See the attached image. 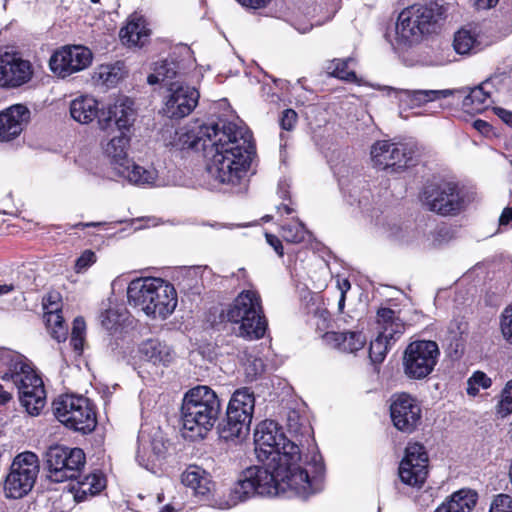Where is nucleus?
Listing matches in <instances>:
<instances>
[{"instance_id":"64","label":"nucleus","mask_w":512,"mask_h":512,"mask_svg":"<svg viewBox=\"0 0 512 512\" xmlns=\"http://www.w3.org/2000/svg\"><path fill=\"white\" fill-rule=\"evenodd\" d=\"M14 290L15 286L13 284H0V297L9 294Z\"/></svg>"},{"instance_id":"39","label":"nucleus","mask_w":512,"mask_h":512,"mask_svg":"<svg viewBox=\"0 0 512 512\" xmlns=\"http://www.w3.org/2000/svg\"><path fill=\"white\" fill-rule=\"evenodd\" d=\"M127 316V310L122 304L109 300L107 307L100 315V321L104 328L113 330L120 325Z\"/></svg>"},{"instance_id":"45","label":"nucleus","mask_w":512,"mask_h":512,"mask_svg":"<svg viewBox=\"0 0 512 512\" xmlns=\"http://www.w3.org/2000/svg\"><path fill=\"white\" fill-rule=\"evenodd\" d=\"M85 333H86V324L83 318L77 317L75 318L73 322V328L71 333V345L73 346L74 350L78 353H81L84 346V340H85Z\"/></svg>"},{"instance_id":"13","label":"nucleus","mask_w":512,"mask_h":512,"mask_svg":"<svg viewBox=\"0 0 512 512\" xmlns=\"http://www.w3.org/2000/svg\"><path fill=\"white\" fill-rule=\"evenodd\" d=\"M136 117L134 101L127 96L120 95L102 107L101 116L97 121L98 129L109 133L114 125L117 132L132 133Z\"/></svg>"},{"instance_id":"37","label":"nucleus","mask_w":512,"mask_h":512,"mask_svg":"<svg viewBox=\"0 0 512 512\" xmlns=\"http://www.w3.org/2000/svg\"><path fill=\"white\" fill-rule=\"evenodd\" d=\"M45 320L51 336L58 342L65 341L68 335L67 326L64 324L63 316L57 307L50 309L45 304Z\"/></svg>"},{"instance_id":"52","label":"nucleus","mask_w":512,"mask_h":512,"mask_svg":"<svg viewBox=\"0 0 512 512\" xmlns=\"http://www.w3.org/2000/svg\"><path fill=\"white\" fill-rule=\"evenodd\" d=\"M297 122V113L292 109H286L282 113L280 125L284 130H292Z\"/></svg>"},{"instance_id":"53","label":"nucleus","mask_w":512,"mask_h":512,"mask_svg":"<svg viewBox=\"0 0 512 512\" xmlns=\"http://www.w3.org/2000/svg\"><path fill=\"white\" fill-rule=\"evenodd\" d=\"M179 133H180V128L174 129L172 126L166 127L162 131L161 137H162V140L164 141L165 145L172 147V142H177V137H178Z\"/></svg>"},{"instance_id":"27","label":"nucleus","mask_w":512,"mask_h":512,"mask_svg":"<svg viewBox=\"0 0 512 512\" xmlns=\"http://www.w3.org/2000/svg\"><path fill=\"white\" fill-rule=\"evenodd\" d=\"M69 111L72 119L79 124L88 125L101 116L102 107L96 97L84 94L70 102Z\"/></svg>"},{"instance_id":"7","label":"nucleus","mask_w":512,"mask_h":512,"mask_svg":"<svg viewBox=\"0 0 512 512\" xmlns=\"http://www.w3.org/2000/svg\"><path fill=\"white\" fill-rule=\"evenodd\" d=\"M0 379L12 381L18 388L19 397L23 390L28 394L36 389L45 390L41 377L35 372L29 360L22 354L0 348Z\"/></svg>"},{"instance_id":"1","label":"nucleus","mask_w":512,"mask_h":512,"mask_svg":"<svg viewBox=\"0 0 512 512\" xmlns=\"http://www.w3.org/2000/svg\"><path fill=\"white\" fill-rule=\"evenodd\" d=\"M254 443L256 457L264 465L243 470L216 500L220 509L232 508L255 496H277L289 491L307 499L323 490L325 466L314 445L303 454L272 420L257 425Z\"/></svg>"},{"instance_id":"59","label":"nucleus","mask_w":512,"mask_h":512,"mask_svg":"<svg viewBox=\"0 0 512 512\" xmlns=\"http://www.w3.org/2000/svg\"><path fill=\"white\" fill-rule=\"evenodd\" d=\"M59 295L57 293H50L47 295V297L43 300V307L45 308V304L49 306L50 309H53L55 307L59 308Z\"/></svg>"},{"instance_id":"41","label":"nucleus","mask_w":512,"mask_h":512,"mask_svg":"<svg viewBox=\"0 0 512 512\" xmlns=\"http://www.w3.org/2000/svg\"><path fill=\"white\" fill-rule=\"evenodd\" d=\"M21 406L31 416H38L46 404L45 390L36 389L32 395L23 390V396L19 397Z\"/></svg>"},{"instance_id":"21","label":"nucleus","mask_w":512,"mask_h":512,"mask_svg":"<svg viewBox=\"0 0 512 512\" xmlns=\"http://www.w3.org/2000/svg\"><path fill=\"white\" fill-rule=\"evenodd\" d=\"M34 71L30 61L16 53L0 54V87L18 88L27 84Z\"/></svg>"},{"instance_id":"18","label":"nucleus","mask_w":512,"mask_h":512,"mask_svg":"<svg viewBox=\"0 0 512 512\" xmlns=\"http://www.w3.org/2000/svg\"><path fill=\"white\" fill-rule=\"evenodd\" d=\"M423 203L430 211L443 216L456 214L463 208V200L452 183L425 188Z\"/></svg>"},{"instance_id":"40","label":"nucleus","mask_w":512,"mask_h":512,"mask_svg":"<svg viewBox=\"0 0 512 512\" xmlns=\"http://www.w3.org/2000/svg\"><path fill=\"white\" fill-rule=\"evenodd\" d=\"M352 58L334 59L326 65V72L329 76L338 78L346 82H358L354 70L350 69Z\"/></svg>"},{"instance_id":"51","label":"nucleus","mask_w":512,"mask_h":512,"mask_svg":"<svg viewBox=\"0 0 512 512\" xmlns=\"http://www.w3.org/2000/svg\"><path fill=\"white\" fill-rule=\"evenodd\" d=\"M96 254L92 250H85L76 260L75 271L81 273L96 262Z\"/></svg>"},{"instance_id":"42","label":"nucleus","mask_w":512,"mask_h":512,"mask_svg":"<svg viewBox=\"0 0 512 512\" xmlns=\"http://www.w3.org/2000/svg\"><path fill=\"white\" fill-rule=\"evenodd\" d=\"M176 74V64L172 61L165 60L155 64L154 72L148 76L147 82L150 85L164 83L169 86L170 81L175 78Z\"/></svg>"},{"instance_id":"9","label":"nucleus","mask_w":512,"mask_h":512,"mask_svg":"<svg viewBox=\"0 0 512 512\" xmlns=\"http://www.w3.org/2000/svg\"><path fill=\"white\" fill-rule=\"evenodd\" d=\"M255 407L254 392L247 387L237 389L227 407L226 438L242 437L248 433Z\"/></svg>"},{"instance_id":"25","label":"nucleus","mask_w":512,"mask_h":512,"mask_svg":"<svg viewBox=\"0 0 512 512\" xmlns=\"http://www.w3.org/2000/svg\"><path fill=\"white\" fill-rule=\"evenodd\" d=\"M131 136L132 133L117 132V134L107 139L106 142H102L103 152L109 158L114 173L130 160L128 151Z\"/></svg>"},{"instance_id":"24","label":"nucleus","mask_w":512,"mask_h":512,"mask_svg":"<svg viewBox=\"0 0 512 512\" xmlns=\"http://www.w3.org/2000/svg\"><path fill=\"white\" fill-rule=\"evenodd\" d=\"M139 442L140 446L137 452L139 464L152 473H157L161 460L167 452V446L163 437L156 433L150 440H146L142 433L139 436Z\"/></svg>"},{"instance_id":"55","label":"nucleus","mask_w":512,"mask_h":512,"mask_svg":"<svg viewBox=\"0 0 512 512\" xmlns=\"http://www.w3.org/2000/svg\"><path fill=\"white\" fill-rule=\"evenodd\" d=\"M240 5L251 8L260 9L266 7L271 0H236Z\"/></svg>"},{"instance_id":"16","label":"nucleus","mask_w":512,"mask_h":512,"mask_svg":"<svg viewBox=\"0 0 512 512\" xmlns=\"http://www.w3.org/2000/svg\"><path fill=\"white\" fill-rule=\"evenodd\" d=\"M390 417L394 427L403 433L414 432L422 420L420 402L408 393H398L392 396Z\"/></svg>"},{"instance_id":"26","label":"nucleus","mask_w":512,"mask_h":512,"mask_svg":"<svg viewBox=\"0 0 512 512\" xmlns=\"http://www.w3.org/2000/svg\"><path fill=\"white\" fill-rule=\"evenodd\" d=\"M115 174L136 186H154L161 184L158 171L153 166H142L136 164L132 159L127 161Z\"/></svg>"},{"instance_id":"62","label":"nucleus","mask_w":512,"mask_h":512,"mask_svg":"<svg viewBox=\"0 0 512 512\" xmlns=\"http://www.w3.org/2000/svg\"><path fill=\"white\" fill-rule=\"evenodd\" d=\"M294 26L295 28L300 32V33H307L309 32L312 27H313V24L311 23H301V21L298 19L295 21L294 23Z\"/></svg>"},{"instance_id":"49","label":"nucleus","mask_w":512,"mask_h":512,"mask_svg":"<svg viewBox=\"0 0 512 512\" xmlns=\"http://www.w3.org/2000/svg\"><path fill=\"white\" fill-rule=\"evenodd\" d=\"M244 369L246 376L252 380L264 372L265 365L261 358L249 356L244 363Z\"/></svg>"},{"instance_id":"3","label":"nucleus","mask_w":512,"mask_h":512,"mask_svg":"<svg viewBox=\"0 0 512 512\" xmlns=\"http://www.w3.org/2000/svg\"><path fill=\"white\" fill-rule=\"evenodd\" d=\"M221 411V402L209 386L189 389L181 405V423L185 437L202 439L214 427Z\"/></svg>"},{"instance_id":"30","label":"nucleus","mask_w":512,"mask_h":512,"mask_svg":"<svg viewBox=\"0 0 512 512\" xmlns=\"http://www.w3.org/2000/svg\"><path fill=\"white\" fill-rule=\"evenodd\" d=\"M141 357L155 365L168 366L175 359L174 350L165 342L158 339H148L139 348Z\"/></svg>"},{"instance_id":"57","label":"nucleus","mask_w":512,"mask_h":512,"mask_svg":"<svg viewBox=\"0 0 512 512\" xmlns=\"http://www.w3.org/2000/svg\"><path fill=\"white\" fill-rule=\"evenodd\" d=\"M451 237L449 236V231L446 228H440L434 238V245L440 246L444 242L448 241Z\"/></svg>"},{"instance_id":"15","label":"nucleus","mask_w":512,"mask_h":512,"mask_svg":"<svg viewBox=\"0 0 512 512\" xmlns=\"http://www.w3.org/2000/svg\"><path fill=\"white\" fill-rule=\"evenodd\" d=\"M199 97V92L194 87L172 82L167 88L161 112L169 119L180 120L196 108Z\"/></svg>"},{"instance_id":"4","label":"nucleus","mask_w":512,"mask_h":512,"mask_svg":"<svg viewBox=\"0 0 512 512\" xmlns=\"http://www.w3.org/2000/svg\"><path fill=\"white\" fill-rule=\"evenodd\" d=\"M127 299L130 305L152 319L168 318L177 306V292L174 286L156 277L132 280L127 287Z\"/></svg>"},{"instance_id":"32","label":"nucleus","mask_w":512,"mask_h":512,"mask_svg":"<svg viewBox=\"0 0 512 512\" xmlns=\"http://www.w3.org/2000/svg\"><path fill=\"white\" fill-rule=\"evenodd\" d=\"M150 36L146 21L137 15H132L127 24L120 30V38L125 45L130 47L144 46Z\"/></svg>"},{"instance_id":"10","label":"nucleus","mask_w":512,"mask_h":512,"mask_svg":"<svg viewBox=\"0 0 512 512\" xmlns=\"http://www.w3.org/2000/svg\"><path fill=\"white\" fill-rule=\"evenodd\" d=\"M440 355L436 342L419 340L410 343L403 355V369L411 379H424L434 370Z\"/></svg>"},{"instance_id":"34","label":"nucleus","mask_w":512,"mask_h":512,"mask_svg":"<svg viewBox=\"0 0 512 512\" xmlns=\"http://www.w3.org/2000/svg\"><path fill=\"white\" fill-rule=\"evenodd\" d=\"M486 83L469 88V93L463 99V107L471 113H479L487 106L490 92L486 90Z\"/></svg>"},{"instance_id":"44","label":"nucleus","mask_w":512,"mask_h":512,"mask_svg":"<svg viewBox=\"0 0 512 512\" xmlns=\"http://www.w3.org/2000/svg\"><path fill=\"white\" fill-rule=\"evenodd\" d=\"M492 379L483 371L477 370L467 379L466 393L470 397H476L480 390L489 389Z\"/></svg>"},{"instance_id":"23","label":"nucleus","mask_w":512,"mask_h":512,"mask_svg":"<svg viewBox=\"0 0 512 512\" xmlns=\"http://www.w3.org/2000/svg\"><path fill=\"white\" fill-rule=\"evenodd\" d=\"M30 118L29 109L22 105H12L0 112V142L11 141L23 130Z\"/></svg>"},{"instance_id":"56","label":"nucleus","mask_w":512,"mask_h":512,"mask_svg":"<svg viewBox=\"0 0 512 512\" xmlns=\"http://www.w3.org/2000/svg\"><path fill=\"white\" fill-rule=\"evenodd\" d=\"M493 111L504 123L512 126V111H509L502 107H494Z\"/></svg>"},{"instance_id":"22","label":"nucleus","mask_w":512,"mask_h":512,"mask_svg":"<svg viewBox=\"0 0 512 512\" xmlns=\"http://www.w3.org/2000/svg\"><path fill=\"white\" fill-rule=\"evenodd\" d=\"M218 124L197 125L192 128L182 127L177 137V142H172V148L177 150L194 149L196 151L206 150L219 130Z\"/></svg>"},{"instance_id":"31","label":"nucleus","mask_w":512,"mask_h":512,"mask_svg":"<svg viewBox=\"0 0 512 512\" xmlns=\"http://www.w3.org/2000/svg\"><path fill=\"white\" fill-rule=\"evenodd\" d=\"M326 344L343 352L355 353L366 344V336L361 331L326 332L323 335Z\"/></svg>"},{"instance_id":"35","label":"nucleus","mask_w":512,"mask_h":512,"mask_svg":"<svg viewBox=\"0 0 512 512\" xmlns=\"http://www.w3.org/2000/svg\"><path fill=\"white\" fill-rule=\"evenodd\" d=\"M477 501V494L471 490H459L442 505L450 512H471Z\"/></svg>"},{"instance_id":"12","label":"nucleus","mask_w":512,"mask_h":512,"mask_svg":"<svg viewBox=\"0 0 512 512\" xmlns=\"http://www.w3.org/2000/svg\"><path fill=\"white\" fill-rule=\"evenodd\" d=\"M377 324L379 334L371 341L369 357L373 363H381L387 354L389 347L404 333L405 324L389 308H381L377 312Z\"/></svg>"},{"instance_id":"63","label":"nucleus","mask_w":512,"mask_h":512,"mask_svg":"<svg viewBox=\"0 0 512 512\" xmlns=\"http://www.w3.org/2000/svg\"><path fill=\"white\" fill-rule=\"evenodd\" d=\"M12 399V394L6 391L0 384V405H4Z\"/></svg>"},{"instance_id":"14","label":"nucleus","mask_w":512,"mask_h":512,"mask_svg":"<svg viewBox=\"0 0 512 512\" xmlns=\"http://www.w3.org/2000/svg\"><path fill=\"white\" fill-rule=\"evenodd\" d=\"M425 17L418 4L400 12L395 27V45L398 48L410 47L432 31Z\"/></svg>"},{"instance_id":"46","label":"nucleus","mask_w":512,"mask_h":512,"mask_svg":"<svg viewBox=\"0 0 512 512\" xmlns=\"http://www.w3.org/2000/svg\"><path fill=\"white\" fill-rule=\"evenodd\" d=\"M500 332L506 343L512 345V304L508 305L500 314Z\"/></svg>"},{"instance_id":"47","label":"nucleus","mask_w":512,"mask_h":512,"mask_svg":"<svg viewBox=\"0 0 512 512\" xmlns=\"http://www.w3.org/2000/svg\"><path fill=\"white\" fill-rule=\"evenodd\" d=\"M105 487V480L97 475L91 474L85 477L80 483V490L83 494L95 495Z\"/></svg>"},{"instance_id":"17","label":"nucleus","mask_w":512,"mask_h":512,"mask_svg":"<svg viewBox=\"0 0 512 512\" xmlns=\"http://www.w3.org/2000/svg\"><path fill=\"white\" fill-rule=\"evenodd\" d=\"M93 54L82 45L64 46L50 58L49 65L53 73L64 78L82 71L92 63Z\"/></svg>"},{"instance_id":"2","label":"nucleus","mask_w":512,"mask_h":512,"mask_svg":"<svg viewBox=\"0 0 512 512\" xmlns=\"http://www.w3.org/2000/svg\"><path fill=\"white\" fill-rule=\"evenodd\" d=\"M213 139L205 154L207 172L219 183L239 185L247 176L254 154L251 132L243 124L229 122Z\"/></svg>"},{"instance_id":"43","label":"nucleus","mask_w":512,"mask_h":512,"mask_svg":"<svg viewBox=\"0 0 512 512\" xmlns=\"http://www.w3.org/2000/svg\"><path fill=\"white\" fill-rule=\"evenodd\" d=\"M310 235L305 225L297 218L285 223L281 227L282 238L289 243H300Z\"/></svg>"},{"instance_id":"36","label":"nucleus","mask_w":512,"mask_h":512,"mask_svg":"<svg viewBox=\"0 0 512 512\" xmlns=\"http://www.w3.org/2000/svg\"><path fill=\"white\" fill-rule=\"evenodd\" d=\"M450 5L451 3L447 0H430L425 5L418 4L431 29L447 17Z\"/></svg>"},{"instance_id":"11","label":"nucleus","mask_w":512,"mask_h":512,"mask_svg":"<svg viewBox=\"0 0 512 512\" xmlns=\"http://www.w3.org/2000/svg\"><path fill=\"white\" fill-rule=\"evenodd\" d=\"M49 478L54 482L74 479L85 464V454L80 448L61 445L51 446L46 452Z\"/></svg>"},{"instance_id":"6","label":"nucleus","mask_w":512,"mask_h":512,"mask_svg":"<svg viewBox=\"0 0 512 512\" xmlns=\"http://www.w3.org/2000/svg\"><path fill=\"white\" fill-rule=\"evenodd\" d=\"M56 418L67 428L83 434L92 432L97 424L96 414L90 401L80 395H60L53 402Z\"/></svg>"},{"instance_id":"5","label":"nucleus","mask_w":512,"mask_h":512,"mask_svg":"<svg viewBox=\"0 0 512 512\" xmlns=\"http://www.w3.org/2000/svg\"><path fill=\"white\" fill-rule=\"evenodd\" d=\"M225 317L238 325L237 335L247 340L263 338L268 327L261 296L255 289L241 291L226 308Z\"/></svg>"},{"instance_id":"61","label":"nucleus","mask_w":512,"mask_h":512,"mask_svg":"<svg viewBox=\"0 0 512 512\" xmlns=\"http://www.w3.org/2000/svg\"><path fill=\"white\" fill-rule=\"evenodd\" d=\"M511 221H512V207L504 209L500 216V219H499L500 225H507Z\"/></svg>"},{"instance_id":"60","label":"nucleus","mask_w":512,"mask_h":512,"mask_svg":"<svg viewBox=\"0 0 512 512\" xmlns=\"http://www.w3.org/2000/svg\"><path fill=\"white\" fill-rule=\"evenodd\" d=\"M473 1H474V5L478 9H489V8L493 7L498 2V0H473Z\"/></svg>"},{"instance_id":"8","label":"nucleus","mask_w":512,"mask_h":512,"mask_svg":"<svg viewBox=\"0 0 512 512\" xmlns=\"http://www.w3.org/2000/svg\"><path fill=\"white\" fill-rule=\"evenodd\" d=\"M39 471V459L35 453L25 451L17 454L4 481L5 496L12 499L26 496L33 489Z\"/></svg>"},{"instance_id":"38","label":"nucleus","mask_w":512,"mask_h":512,"mask_svg":"<svg viewBox=\"0 0 512 512\" xmlns=\"http://www.w3.org/2000/svg\"><path fill=\"white\" fill-rule=\"evenodd\" d=\"M453 47L460 55L477 53L480 50V42L477 35L467 29H460L454 35Z\"/></svg>"},{"instance_id":"54","label":"nucleus","mask_w":512,"mask_h":512,"mask_svg":"<svg viewBox=\"0 0 512 512\" xmlns=\"http://www.w3.org/2000/svg\"><path fill=\"white\" fill-rule=\"evenodd\" d=\"M265 237H266V241L267 243L273 247V249L275 250V252L281 257L283 256L284 254V251H283V245H282V242L280 241V239L273 235V234H269V233H266L265 234Z\"/></svg>"},{"instance_id":"48","label":"nucleus","mask_w":512,"mask_h":512,"mask_svg":"<svg viewBox=\"0 0 512 512\" xmlns=\"http://www.w3.org/2000/svg\"><path fill=\"white\" fill-rule=\"evenodd\" d=\"M497 413L502 417L512 413V379L506 383L501 392V398L497 405Z\"/></svg>"},{"instance_id":"50","label":"nucleus","mask_w":512,"mask_h":512,"mask_svg":"<svg viewBox=\"0 0 512 512\" xmlns=\"http://www.w3.org/2000/svg\"><path fill=\"white\" fill-rule=\"evenodd\" d=\"M489 512H512V497L506 494L497 495L491 503Z\"/></svg>"},{"instance_id":"28","label":"nucleus","mask_w":512,"mask_h":512,"mask_svg":"<svg viewBox=\"0 0 512 512\" xmlns=\"http://www.w3.org/2000/svg\"><path fill=\"white\" fill-rule=\"evenodd\" d=\"M181 482L191 489L197 497L206 498L214 490V482L210 474L197 465H189L181 474Z\"/></svg>"},{"instance_id":"33","label":"nucleus","mask_w":512,"mask_h":512,"mask_svg":"<svg viewBox=\"0 0 512 512\" xmlns=\"http://www.w3.org/2000/svg\"><path fill=\"white\" fill-rule=\"evenodd\" d=\"M127 75L124 63L115 62L112 64L99 65L93 73V81L97 85L106 86L107 88L115 87Z\"/></svg>"},{"instance_id":"29","label":"nucleus","mask_w":512,"mask_h":512,"mask_svg":"<svg viewBox=\"0 0 512 512\" xmlns=\"http://www.w3.org/2000/svg\"><path fill=\"white\" fill-rule=\"evenodd\" d=\"M454 92L455 91L451 89L400 90L397 92V97L402 105L413 109L422 107L430 102L448 98L452 96Z\"/></svg>"},{"instance_id":"20","label":"nucleus","mask_w":512,"mask_h":512,"mask_svg":"<svg viewBox=\"0 0 512 512\" xmlns=\"http://www.w3.org/2000/svg\"><path fill=\"white\" fill-rule=\"evenodd\" d=\"M428 456L424 447L419 443H412L406 447L405 457L400 463L399 476L403 483L420 487L428 474Z\"/></svg>"},{"instance_id":"19","label":"nucleus","mask_w":512,"mask_h":512,"mask_svg":"<svg viewBox=\"0 0 512 512\" xmlns=\"http://www.w3.org/2000/svg\"><path fill=\"white\" fill-rule=\"evenodd\" d=\"M415 150L407 143H391L378 141L371 149V157L374 165L380 169H403L411 161Z\"/></svg>"},{"instance_id":"58","label":"nucleus","mask_w":512,"mask_h":512,"mask_svg":"<svg viewBox=\"0 0 512 512\" xmlns=\"http://www.w3.org/2000/svg\"><path fill=\"white\" fill-rule=\"evenodd\" d=\"M472 125H473L474 129H476L483 135H487L491 131V126L489 125V123H487L484 120H480V119L475 120Z\"/></svg>"}]
</instances>
